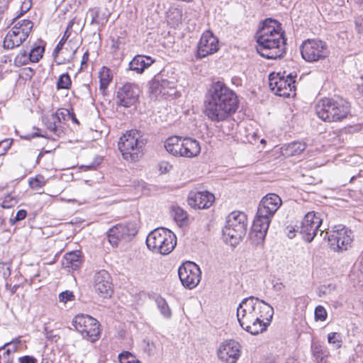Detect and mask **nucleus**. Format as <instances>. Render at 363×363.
Listing matches in <instances>:
<instances>
[{
    "instance_id": "nucleus-1",
    "label": "nucleus",
    "mask_w": 363,
    "mask_h": 363,
    "mask_svg": "<svg viewBox=\"0 0 363 363\" xmlns=\"http://www.w3.org/2000/svg\"><path fill=\"white\" fill-rule=\"evenodd\" d=\"M238 106L237 94L224 82L218 81L210 86L204 101V113L212 122L227 120Z\"/></svg>"
},
{
    "instance_id": "nucleus-2",
    "label": "nucleus",
    "mask_w": 363,
    "mask_h": 363,
    "mask_svg": "<svg viewBox=\"0 0 363 363\" xmlns=\"http://www.w3.org/2000/svg\"><path fill=\"white\" fill-rule=\"evenodd\" d=\"M274 308L255 296L242 300L237 308V318L242 329L256 335L266 330L272 321Z\"/></svg>"
},
{
    "instance_id": "nucleus-3",
    "label": "nucleus",
    "mask_w": 363,
    "mask_h": 363,
    "mask_svg": "<svg viewBox=\"0 0 363 363\" xmlns=\"http://www.w3.org/2000/svg\"><path fill=\"white\" fill-rule=\"evenodd\" d=\"M257 52L267 59H277L285 53L286 40L280 24L275 20L267 19L257 32Z\"/></svg>"
},
{
    "instance_id": "nucleus-4",
    "label": "nucleus",
    "mask_w": 363,
    "mask_h": 363,
    "mask_svg": "<svg viewBox=\"0 0 363 363\" xmlns=\"http://www.w3.org/2000/svg\"><path fill=\"white\" fill-rule=\"evenodd\" d=\"M282 203L281 198L275 194H268L260 201L252 227V235L257 240H264L271 219Z\"/></svg>"
},
{
    "instance_id": "nucleus-5",
    "label": "nucleus",
    "mask_w": 363,
    "mask_h": 363,
    "mask_svg": "<svg viewBox=\"0 0 363 363\" xmlns=\"http://www.w3.org/2000/svg\"><path fill=\"white\" fill-rule=\"evenodd\" d=\"M315 113L325 122H338L348 116L350 105L343 99L324 98L316 104Z\"/></svg>"
},
{
    "instance_id": "nucleus-6",
    "label": "nucleus",
    "mask_w": 363,
    "mask_h": 363,
    "mask_svg": "<svg viewBox=\"0 0 363 363\" xmlns=\"http://www.w3.org/2000/svg\"><path fill=\"white\" fill-rule=\"evenodd\" d=\"M146 140L138 130H128L119 139L118 145L123 158L129 161H136L143 152Z\"/></svg>"
},
{
    "instance_id": "nucleus-7",
    "label": "nucleus",
    "mask_w": 363,
    "mask_h": 363,
    "mask_svg": "<svg viewBox=\"0 0 363 363\" xmlns=\"http://www.w3.org/2000/svg\"><path fill=\"white\" fill-rule=\"evenodd\" d=\"M146 245L152 252L166 255L174 249L177 238L171 230L164 228H157L148 234Z\"/></svg>"
},
{
    "instance_id": "nucleus-8",
    "label": "nucleus",
    "mask_w": 363,
    "mask_h": 363,
    "mask_svg": "<svg viewBox=\"0 0 363 363\" xmlns=\"http://www.w3.org/2000/svg\"><path fill=\"white\" fill-rule=\"evenodd\" d=\"M247 230V216L243 212L233 211L227 218L223 235L227 242L236 245L245 236Z\"/></svg>"
},
{
    "instance_id": "nucleus-9",
    "label": "nucleus",
    "mask_w": 363,
    "mask_h": 363,
    "mask_svg": "<svg viewBox=\"0 0 363 363\" xmlns=\"http://www.w3.org/2000/svg\"><path fill=\"white\" fill-rule=\"evenodd\" d=\"M72 325L84 338L90 342L98 340L100 335L99 323L88 315L79 314L72 320Z\"/></svg>"
},
{
    "instance_id": "nucleus-10",
    "label": "nucleus",
    "mask_w": 363,
    "mask_h": 363,
    "mask_svg": "<svg viewBox=\"0 0 363 363\" xmlns=\"http://www.w3.org/2000/svg\"><path fill=\"white\" fill-rule=\"evenodd\" d=\"M352 233L345 226H335L334 230L328 235V241L331 250L334 252H342L351 247L352 242Z\"/></svg>"
},
{
    "instance_id": "nucleus-11",
    "label": "nucleus",
    "mask_w": 363,
    "mask_h": 363,
    "mask_svg": "<svg viewBox=\"0 0 363 363\" xmlns=\"http://www.w3.org/2000/svg\"><path fill=\"white\" fill-rule=\"evenodd\" d=\"M300 50L302 57L309 62L324 59L328 55L326 43L319 40L308 39L305 40L301 45Z\"/></svg>"
},
{
    "instance_id": "nucleus-12",
    "label": "nucleus",
    "mask_w": 363,
    "mask_h": 363,
    "mask_svg": "<svg viewBox=\"0 0 363 363\" xmlns=\"http://www.w3.org/2000/svg\"><path fill=\"white\" fill-rule=\"evenodd\" d=\"M296 77V74L293 75L292 73L287 74L286 77L285 76H280L279 73L277 74V77H271L270 75L269 79V87L275 94L289 97L291 94H295Z\"/></svg>"
},
{
    "instance_id": "nucleus-13",
    "label": "nucleus",
    "mask_w": 363,
    "mask_h": 363,
    "mask_svg": "<svg viewBox=\"0 0 363 363\" xmlns=\"http://www.w3.org/2000/svg\"><path fill=\"white\" fill-rule=\"evenodd\" d=\"M322 224V219L318 213L315 212H308L303 218L301 224L298 227L299 233L303 235V238L308 242L313 241L318 231L320 235L324 233L320 230Z\"/></svg>"
},
{
    "instance_id": "nucleus-14",
    "label": "nucleus",
    "mask_w": 363,
    "mask_h": 363,
    "mask_svg": "<svg viewBox=\"0 0 363 363\" xmlns=\"http://www.w3.org/2000/svg\"><path fill=\"white\" fill-rule=\"evenodd\" d=\"M138 232L135 222L120 223L110 228L107 233L108 242L112 246H117L121 240H130Z\"/></svg>"
},
{
    "instance_id": "nucleus-15",
    "label": "nucleus",
    "mask_w": 363,
    "mask_h": 363,
    "mask_svg": "<svg viewBox=\"0 0 363 363\" xmlns=\"http://www.w3.org/2000/svg\"><path fill=\"white\" fill-rule=\"evenodd\" d=\"M178 274L182 285L189 289L195 288L201 278L199 267L193 262H186L180 266Z\"/></svg>"
},
{
    "instance_id": "nucleus-16",
    "label": "nucleus",
    "mask_w": 363,
    "mask_h": 363,
    "mask_svg": "<svg viewBox=\"0 0 363 363\" xmlns=\"http://www.w3.org/2000/svg\"><path fill=\"white\" fill-rule=\"evenodd\" d=\"M138 85L133 83H125L119 87L116 95V104L119 106L129 108L135 106L140 96Z\"/></svg>"
},
{
    "instance_id": "nucleus-17",
    "label": "nucleus",
    "mask_w": 363,
    "mask_h": 363,
    "mask_svg": "<svg viewBox=\"0 0 363 363\" xmlns=\"http://www.w3.org/2000/svg\"><path fill=\"white\" fill-rule=\"evenodd\" d=\"M94 291L101 298H107L113 294V284L109 273L104 269L99 270L93 276Z\"/></svg>"
},
{
    "instance_id": "nucleus-18",
    "label": "nucleus",
    "mask_w": 363,
    "mask_h": 363,
    "mask_svg": "<svg viewBox=\"0 0 363 363\" xmlns=\"http://www.w3.org/2000/svg\"><path fill=\"white\" fill-rule=\"evenodd\" d=\"M218 49V38L211 31L207 30L202 34L200 38L196 57L197 59H202L216 52Z\"/></svg>"
},
{
    "instance_id": "nucleus-19",
    "label": "nucleus",
    "mask_w": 363,
    "mask_h": 363,
    "mask_svg": "<svg viewBox=\"0 0 363 363\" xmlns=\"http://www.w3.org/2000/svg\"><path fill=\"white\" fill-rule=\"evenodd\" d=\"M217 353L222 362L236 363L240 356V345L233 340H226L220 345Z\"/></svg>"
},
{
    "instance_id": "nucleus-20",
    "label": "nucleus",
    "mask_w": 363,
    "mask_h": 363,
    "mask_svg": "<svg viewBox=\"0 0 363 363\" xmlns=\"http://www.w3.org/2000/svg\"><path fill=\"white\" fill-rule=\"evenodd\" d=\"M188 204L195 209H205L211 207L215 201L213 194L207 191H191L188 196Z\"/></svg>"
},
{
    "instance_id": "nucleus-21",
    "label": "nucleus",
    "mask_w": 363,
    "mask_h": 363,
    "mask_svg": "<svg viewBox=\"0 0 363 363\" xmlns=\"http://www.w3.org/2000/svg\"><path fill=\"white\" fill-rule=\"evenodd\" d=\"M151 92L155 95L171 96L175 91L176 83L173 80L164 79L162 74H157L150 83Z\"/></svg>"
},
{
    "instance_id": "nucleus-22",
    "label": "nucleus",
    "mask_w": 363,
    "mask_h": 363,
    "mask_svg": "<svg viewBox=\"0 0 363 363\" xmlns=\"http://www.w3.org/2000/svg\"><path fill=\"white\" fill-rule=\"evenodd\" d=\"M28 38L22 34L17 28H12L8 32L4 40V48L13 49L20 46Z\"/></svg>"
},
{
    "instance_id": "nucleus-23",
    "label": "nucleus",
    "mask_w": 363,
    "mask_h": 363,
    "mask_svg": "<svg viewBox=\"0 0 363 363\" xmlns=\"http://www.w3.org/2000/svg\"><path fill=\"white\" fill-rule=\"evenodd\" d=\"M182 155L181 157H194L201 152L199 143L191 138H182Z\"/></svg>"
},
{
    "instance_id": "nucleus-24",
    "label": "nucleus",
    "mask_w": 363,
    "mask_h": 363,
    "mask_svg": "<svg viewBox=\"0 0 363 363\" xmlns=\"http://www.w3.org/2000/svg\"><path fill=\"white\" fill-rule=\"evenodd\" d=\"M82 263V255L80 251H72L66 253L62 260V264L69 271L77 270Z\"/></svg>"
},
{
    "instance_id": "nucleus-25",
    "label": "nucleus",
    "mask_w": 363,
    "mask_h": 363,
    "mask_svg": "<svg viewBox=\"0 0 363 363\" xmlns=\"http://www.w3.org/2000/svg\"><path fill=\"white\" fill-rule=\"evenodd\" d=\"M155 62L152 57L146 55H136L129 63L130 70L141 74Z\"/></svg>"
},
{
    "instance_id": "nucleus-26",
    "label": "nucleus",
    "mask_w": 363,
    "mask_h": 363,
    "mask_svg": "<svg viewBox=\"0 0 363 363\" xmlns=\"http://www.w3.org/2000/svg\"><path fill=\"white\" fill-rule=\"evenodd\" d=\"M182 137L172 136L168 138L164 142L166 150L174 156H180L182 155Z\"/></svg>"
},
{
    "instance_id": "nucleus-27",
    "label": "nucleus",
    "mask_w": 363,
    "mask_h": 363,
    "mask_svg": "<svg viewBox=\"0 0 363 363\" xmlns=\"http://www.w3.org/2000/svg\"><path fill=\"white\" fill-rule=\"evenodd\" d=\"M99 77L100 82L99 89L100 90L105 91L113 79L111 70L106 67H103L99 72Z\"/></svg>"
},
{
    "instance_id": "nucleus-28",
    "label": "nucleus",
    "mask_w": 363,
    "mask_h": 363,
    "mask_svg": "<svg viewBox=\"0 0 363 363\" xmlns=\"http://www.w3.org/2000/svg\"><path fill=\"white\" fill-rule=\"evenodd\" d=\"M61 121L57 113H52L45 118V125L48 129L56 135H58L60 133L59 127Z\"/></svg>"
},
{
    "instance_id": "nucleus-29",
    "label": "nucleus",
    "mask_w": 363,
    "mask_h": 363,
    "mask_svg": "<svg viewBox=\"0 0 363 363\" xmlns=\"http://www.w3.org/2000/svg\"><path fill=\"white\" fill-rule=\"evenodd\" d=\"M306 147V144L301 142H294L288 144L285 148V154L289 156L301 154Z\"/></svg>"
},
{
    "instance_id": "nucleus-30",
    "label": "nucleus",
    "mask_w": 363,
    "mask_h": 363,
    "mask_svg": "<svg viewBox=\"0 0 363 363\" xmlns=\"http://www.w3.org/2000/svg\"><path fill=\"white\" fill-rule=\"evenodd\" d=\"M155 302L160 313L165 318H170L172 316V311L166 300L160 296H157L155 298Z\"/></svg>"
},
{
    "instance_id": "nucleus-31",
    "label": "nucleus",
    "mask_w": 363,
    "mask_h": 363,
    "mask_svg": "<svg viewBox=\"0 0 363 363\" xmlns=\"http://www.w3.org/2000/svg\"><path fill=\"white\" fill-rule=\"evenodd\" d=\"M33 27V23L31 21L23 19L18 21L13 28H17V30H19L22 34H24L28 38Z\"/></svg>"
},
{
    "instance_id": "nucleus-32",
    "label": "nucleus",
    "mask_w": 363,
    "mask_h": 363,
    "mask_svg": "<svg viewBox=\"0 0 363 363\" xmlns=\"http://www.w3.org/2000/svg\"><path fill=\"white\" fill-rule=\"evenodd\" d=\"M24 342L25 341L22 340L21 336H18L13 338L10 342L5 343L3 347L5 348L7 347L6 350H9L10 352L13 354L15 352L22 349Z\"/></svg>"
},
{
    "instance_id": "nucleus-33",
    "label": "nucleus",
    "mask_w": 363,
    "mask_h": 363,
    "mask_svg": "<svg viewBox=\"0 0 363 363\" xmlns=\"http://www.w3.org/2000/svg\"><path fill=\"white\" fill-rule=\"evenodd\" d=\"M72 86V80L68 73L61 74L56 84V88L60 89H69Z\"/></svg>"
},
{
    "instance_id": "nucleus-34",
    "label": "nucleus",
    "mask_w": 363,
    "mask_h": 363,
    "mask_svg": "<svg viewBox=\"0 0 363 363\" xmlns=\"http://www.w3.org/2000/svg\"><path fill=\"white\" fill-rule=\"evenodd\" d=\"M173 217L174 220L182 224H184L188 218L187 213L181 207L177 206L172 208Z\"/></svg>"
},
{
    "instance_id": "nucleus-35",
    "label": "nucleus",
    "mask_w": 363,
    "mask_h": 363,
    "mask_svg": "<svg viewBox=\"0 0 363 363\" xmlns=\"http://www.w3.org/2000/svg\"><path fill=\"white\" fill-rule=\"evenodd\" d=\"M91 16V24L104 25L108 21L109 15H104V18H100V10L94 8L90 10Z\"/></svg>"
},
{
    "instance_id": "nucleus-36",
    "label": "nucleus",
    "mask_w": 363,
    "mask_h": 363,
    "mask_svg": "<svg viewBox=\"0 0 363 363\" xmlns=\"http://www.w3.org/2000/svg\"><path fill=\"white\" fill-rule=\"evenodd\" d=\"M311 350L313 357L317 362H321L323 359V355L325 353L323 346L318 342H313L311 345Z\"/></svg>"
},
{
    "instance_id": "nucleus-37",
    "label": "nucleus",
    "mask_w": 363,
    "mask_h": 363,
    "mask_svg": "<svg viewBox=\"0 0 363 363\" xmlns=\"http://www.w3.org/2000/svg\"><path fill=\"white\" fill-rule=\"evenodd\" d=\"M44 50V48L41 46H36L32 48L28 53L30 62H38L43 57Z\"/></svg>"
},
{
    "instance_id": "nucleus-38",
    "label": "nucleus",
    "mask_w": 363,
    "mask_h": 363,
    "mask_svg": "<svg viewBox=\"0 0 363 363\" xmlns=\"http://www.w3.org/2000/svg\"><path fill=\"white\" fill-rule=\"evenodd\" d=\"M328 342L335 348L339 349L342 346V336L338 333H330L328 335Z\"/></svg>"
},
{
    "instance_id": "nucleus-39",
    "label": "nucleus",
    "mask_w": 363,
    "mask_h": 363,
    "mask_svg": "<svg viewBox=\"0 0 363 363\" xmlns=\"http://www.w3.org/2000/svg\"><path fill=\"white\" fill-rule=\"evenodd\" d=\"M30 60L28 53L25 50H22L16 56L14 64L16 67H21L30 62Z\"/></svg>"
},
{
    "instance_id": "nucleus-40",
    "label": "nucleus",
    "mask_w": 363,
    "mask_h": 363,
    "mask_svg": "<svg viewBox=\"0 0 363 363\" xmlns=\"http://www.w3.org/2000/svg\"><path fill=\"white\" fill-rule=\"evenodd\" d=\"M13 358L9 350H5L4 347H0V363H13Z\"/></svg>"
},
{
    "instance_id": "nucleus-41",
    "label": "nucleus",
    "mask_w": 363,
    "mask_h": 363,
    "mask_svg": "<svg viewBox=\"0 0 363 363\" xmlns=\"http://www.w3.org/2000/svg\"><path fill=\"white\" fill-rule=\"evenodd\" d=\"M30 186L33 189H38L45 184V180L43 176L39 174L35 178H31L29 180Z\"/></svg>"
},
{
    "instance_id": "nucleus-42",
    "label": "nucleus",
    "mask_w": 363,
    "mask_h": 363,
    "mask_svg": "<svg viewBox=\"0 0 363 363\" xmlns=\"http://www.w3.org/2000/svg\"><path fill=\"white\" fill-rule=\"evenodd\" d=\"M315 320L324 321L326 320L328 313L325 308L322 306H318L315 308L314 311Z\"/></svg>"
},
{
    "instance_id": "nucleus-43",
    "label": "nucleus",
    "mask_w": 363,
    "mask_h": 363,
    "mask_svg": "<svg viewBox=\"0 0 363 363\" xmlns=\"http://www.w3.org/2000/svg\"><path fill=\"white\" fill-rule=\"evenodd\" d=\"M70 35H71V32L65 31L61 40H60V42L58 43V44L57 45V46L55 47V48L54 50V52H53L54 55L57 56L60 53V52L62 50L64 45L65 44L66 41L67 40V39L69 38Z\"/></svg>"
},
{
    "instance_id": "nucleus-44",
    "label": "nucleus",
    "mask_w": 363,
    "mask_h": 363,
    "mask_svg": "<svg viewBox=\"0 0 363 363\" xmlns=\"http://www.w3.org/2000/svg\"><path fill=\"white\" fill-rule=\"evenodd\" d=\"M16 203V200L13 196L9 194L5 196L1 203V207L4 208H10L12 206H13Z\"/></svg>"
},
{
    "instance_id": "nucleus-45",
    "label": "nucleus",
    "mask_w": 363,
    "mask_h": 363,
    "mask_svg": "<svg viewBox=\"0 0 363 363\" xmlns=\"http://www.w3.org/2000/svg\"><path fill=\"white\" fill-rule=\"evenodd\" d=\"M74 297V296L72 291H65L59 294V301L60 302L67 303V301H72Z\"/></svg>"
},
{
    "instance_id": "nucleus-46",
    "label": "nucleus",
    "mask_w": 363,
    "mask_h": 363,
    "mask_svg": "<svg viewBox=\"0 0 363 363\" xmlns=\"http://www.w3.org/2000/svg\"><path fill=\"white\" fill-rule=\"evenodd\" d=\"M26 216L27 211L26 210L21 209L18 211L15 218H10L9 222L11 225H14L16 222L23 220L26 217Z\"/></svg>"
},
{
    "instance_id": "nucleus-47",
    "label": "nucleus",
    "mask_w": 363,
    "mask_h": 363,
    "mask_svg": "<svg viewBox=\"0 0 363 363\" xmlns=\"http://www.w3.org/2000/svg\"><path fill=\"white\" fill-rule=\"evenodd\" d=\"M355 30L358 34L363 36V17L358 16L354 21Z\"/></svg>"
},
{
    "instance_id": "nucleus-48",
    "label": "nucleus",
    "mask_w": 363,
    "mask_h": 363,
    "mask_svg": "<svg viewBox=\"0 0 363 363\" xmlns=\"http://www.w3.org/2000/svg\"><path fill=\"white\" fill-rule=\"evenodd\" d=\"M101 161H102V157H96L94 159V161L93 162H91L90 164L84 165V166H82V167L84 168L85 169H96V167L101 164Z\"/></svg>"
},
{
    "instance_id": "nucleus-49",
    "label": "nucleus",
    "mask_w": 363,
    "mask_h": 363,
    "mask_svg": "<svg viewBox=\"0 0 363 363\" xmlns=\"http://www.w3.org/2000/svg\"><path fill=\"white\" fill-rule=\"evenodd\" d=\"M19 363H37L38 360L33 356L25 355L18 358Z\"/></svg>"
},
{
    "instance_id": "nucleus-50",
    "label": "nucleus",
    "mask_w": 363,
    "mask_h": 363,
    "mask_svg": "<svg viewBox=\"0 0 363 363\" xmlns=\"http://www.w3.org/2000/svg\"><path fill=\"white\" fill-rule=\"evenodd\" d=\"M130 357H131V353L128 351H123L118 354L120 363H130V362H126Z\"/></svg>"
},
{
    "instance_id": "nucleus-51",
    "label": "nucleus",
    "mask_w": 363,
    "mask_h": 363,
    "mask_svg": "<svg viewBox=\"0 0 363 363\" xmlns=\"http://www.w3.org/2000/svg\"><path fill=\"white\" fill-rule=\"evenodd\" d=\"M88 60H89V51L86 50L82 56V62H81V69H83L84 66H86Z\"/></svg>"
},
{
    "instance_id": "nucleus-52",
    "label": "nucleus",
    "mask_w": 363,
    "mask_h": 363,
    "mask_svg": "<svg viewBox=\"0 0 363 363\" xmlns=\"http://www.w3.org/2000/svg\"><path fill=\"white\" fill-rule=\"evenodd\" d=\"M111 41H112L111 48L114 50V51H116L117 50L119 49L121 40L119 38H117V39L112 38Z\"/></svg>"
},
{
    "instance_id": "nucleus-53",
    "label": "nucleus",
    "mask_w": 363,
    "mask_h": 363,
    "mask_svg": "<svg viewBox=\"0 0 363 363\" xmlns=\"http://www.w3.org/2000/svg\"><path fill=\"white\" fill-rule=\"evenodd\" d=\"M326 287L324 286L320 289H318V296L320 297L323 295L326 294Z\"/></svg>"
},
{
    "instance_id": "nucleus-54",
    "label": "nucleus",
    "mask_w": 363,
    "mask_h": 363,
    "mask_svg": "<svg viewBox=\"0 0 363 363\" xmlns=\"http://www.w3.org/2000/svg\"><path fill=\"white\" fill-rule=\"evenodd\" d=\"M73 25H74V21H70L68 23V25L67 26V28H66L65 31L71 32V30H72V28Z\"/></svg>"
},
{
    "instance_id": "nucleus-55",
    "label": "nucleus",
    "mask_w": 363,
    "mask_h": 363,
    "mask_svg": "<svg viewBox=\"0 0 363 363\" xmlns=\"http://www.w3.org/2000/svg\"><path fill=\"white\" fill-rule=\"evenodd\" d=\"M359 269L363 272V254L359 257Z\"/></svg>"
},
{
    "instance_id": "nucleus-56",
    "label": "nucleus",
    "mask_w": 363,
    "mask_h": 363,
    "mask_svg": "<svg viewBox=\"0 0 363 363\" xmlns=\"http://www.w3.org/2000/svg\"><path fill=\"white\" fill-rule=\"evenodd\" d=\"M27 69H28V71L29 72H28V73L26 74V76H28V77H33V75L34 74V70H33V69H31L30 67L27 68Z\"/></svg>"
},
{
    "instance_id": "nucleus-57",
    "label": "nucleus",
    "mask_w": 363,
    "mask_h": 363,
    "mask_svg": "<svg viewBox=\"0 0 363 363\" xmlns=\"http://www.w3.org/2000/svg\"><path fill=\"white\" fill-rule=\"evenodd\" d=\"M2 142L4 143V144L0 147V150L2 151L4 150V147H6L7 145H9V148L10 147L11 143H9L8 141H2Z\"/></svg>"
},
{
    "instance_id": "nucleus-58",
    "label": "nucleus",
    "mask_w": 363,
    "mask_h": 363,
    "mask_svg": "<svg viewBox=\"0 0 363 363\" xmlns=\"http://www.w3.org/2000/svg\"><path fill=\"white\" fill-rule=\"evenodd\" d=\"M274 287L277 290H281L284 287V285L281 283H277L274 285Z\"/></svg>"
},
{
    "instance_id": "nucleus-59",
    "label": "nucleus",
    "mask_w": 363,
    "mask_h": 363,
    "mask_svg": "<svg viewBox=\"0 0 363 363\" xmlns=\"http://www.w3.org/2000/svg\"><path fill=\"white\" fill-rule=\"evenodd\" d=\"M294 232H295L294 229L293 230H290L289 232L288 236L290 238H293L294 237Z\"/></svg>"
},
{
    "instance_id": "nucleus-60",
    "label": "nucleus",
    "mask_w": 363,
    "mask_h": 363,
    "mask_svg": "<svg viewBox=\"0 0 363 363\" xmlns=\"http://www.w3.org/2000/svg\"><path fill=\"white\" fill-rule=\"evenodd\" d=\"M43 156V152H40L39 155H38L37 157V159H36V163L38 164L39 162H40V160L41 159V157Z\"/></svg>"
},
{
    "instance_id": "nucleus-61",
    "label": "nucleus",
    "mask_w": 363,
    "mask_h": 363,
    "mask_svg": "<svg viewBox=\"0 0 363 363\" xmlns=\"http://www.w3.org/2000/svg\"><path fill=\"white\" fill-rule=\"evenodd\" d=\"M72 120L74 123H77V124H79V121L77 119V118L75 117V116L74 114H72Z\"/></svg>"
},
{
    "instance_id": "nucleus-62",
    "label": "nucleus",
    "mask_w": 363,
    "mask_h": 363,
    "mask_svg": "<svg viewBox=\"0 0 363 363\" xmlns=\"http://www.w3.org/2000/svg\"><path fill=\"white\" fill-rule=\"evenodd\" d=\"M18 288V286L17 285H14L11 289V294H14Z\"/></svg>"
},
{
    "instance_id": "nucleus-63",
    "label": "nucleus",
    "mask_w": 363,
    "mask_h": 363,
    "mask_svg": "<svg viewBox=\"0 0 363 363\" xmlns=\"http://www.w3.org/2000/svg\"><path fill=\"white\" fill-rule=\"evenodd\" d=\"M77 48H75V49L73 50V52H72V55H71V56L69 57V58L67 60V61H68V62L70 60V59H72L73 56L74 55L75 52H77Z\"/></svg>"
},
{
    "instance_id": "nucleus-64",
    "label": "nucleus",
    "mask_w": 363,
    "mask_h": 363,
    "mask_svg": "<svg viewBox=\"0 0 363 363\" xmlns=\"http://www.w3.org/2000/svg\"><path fill=\"white\" fill-rule=\"evenodd\" d=\"M104 15H107L106 13H100V18H104Z\"/></svg>"
}]
</instances>
